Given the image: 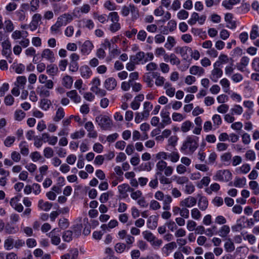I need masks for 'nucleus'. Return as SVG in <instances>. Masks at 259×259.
Listing matches in <instances>:
<instances>
[{"mask_svg": "<svg viewBox=\"0 0 259 259\" xmlns=\"http://www.w3.org/2000/svg\"><path fill=\"white\" fill-rule=\"evenodd\" d=\"M198 139L197 137H188L181 147V150L193 153L198 146Z\"/></svg>", "mask_w": 259, "mask_h": 259, "instance_id": "nucleus-1", "label": "nucleus"}, {"mask_svg": "<svg viewBox=\"0 0 259 259\" xmlns=\"http://www.w3.org/2000/svg\"><path fill=\"white\" fill-rule=\"evenodd\" d=\"M232 174L228 169L219 170L213 176L215 181L228 182L232 179Z\"/></svg>", "mask_w": 259, "mask_h": 259, "instance_id": "nucleus-2", "label": "nucleus"}, {"mask_svg": "<svg viewBox=\"0 0 259 259\" xmlns=\"http://www.w3.org/2000/svg\"><path fill=\"white\" fill-rule=\"evenodd\" d=\"M96 121L99 125L104 130L110 129L112 126V120L106 115H99L96 118Z\"/></svg>", "mask_w": 259, "mask_h": 259, "instance_id": "nucleus-3", "label": "nucleus"}, {"mask_svg": "<svg viewBox=\"0 0 259 259\" xmlns=\"http://www.w3.org/2000/svg\"><path fill=\"white\" fill-rule=\"evenodd\" d=\"M220 67V62H215L213 64V69L211 71L210 78L214 82L218 81L219 78L223 75V71Z\"/></svg>", "mask_w": 259, "mask_h": 259, "instance_id": "nucleus-4", "label": "nucleus"}, {"mask_svg": "<svg viewBox=\"0 0 259 259\" xmlns=\"http://www.w3.org/2000/svg\"><path fill=\"white\" fill-rule=\"evenodd\" d=\"M175 52L181 54L183 59L187 60L189 58L188 52H192V49L189 47H178L175 48Z\"/></svg>", "mask_w": 259, "mask_h": 259, "instance_id": "nucleus-5", "label": "nucleus"}, {"mask_svg": "<svg viewBox=\"0 0 259 259\" xmlns=\"http://www.w3.org/2000/svg\"><path fill=\"white\" fill-rule=\"evenodd\" d=\"M72 19L73 17L71 14L65 13L59 16L57 21L61 27L67 25V24L70 22Z\"/></svg>", "mask_w": 259, "mask_h": 259, "instance_id": "nucleus-6", "label": "nucleus"}, {"mask_svg": "<svg viewBox=\"0 0 259 259\" xmlns=\"http://www.w3.org/2000/svg\"><path fill=\"white\" fill-rule=\"evenodd\" d=\"M170 108L169 105L165 106V109L162 110L160 113L161 117L162 118V122L165 123L166 124H169L171 123V121L169 117V112L168 111V109Z\"/></svg>", "mask_w": 259, "mask_h": 259, "instance_id": "nucleus-7", "label": "nucleus"}, {"mask_svg": "<svg viewBox=\"0 0 259 259\" xmlns=\"http://www.w3.org/2000/svg\"><path fill=\"white\" fill-rule=\"evenodd\" d=\"M196 202L197 200L195 198L189 196L181 201L180 205L182 207H191L194 206L196 204Z\"/></svg>", "mask_w": 259, "mask_h": 259, "instance_id": "nucleus-8", "label": "nucleus"}, {"mask_svg": "<svg viewBox=\"0 0 259 259\" xmlns=\"http://www.w3.org/2000/svg\"><path fill=\"white\" fill-rule=\"evenodd\" d=\"M41 19V16L39 14H35L32 16V21L29 24V27L32 31L36 29Z\"/></svg>", "mask_w": 259, "mask_h": 259, "instance_id": "nucleus-9", "label": "nucleus"}, {"mask_svg": "<svg viewBox=\"0 0 259 259\" xmlns=\"http://www.w3.org/2000/svg\"><path fill=\"white\" fill-rule=\"evenodd\" d=\"M116 85V80L113 77H109L106 79L104 83L105 88L109 91L113 90Z\"/></svg>", "mask_w": 259, "mask_h": 259, "instance_id": "nucleus-10", "label": "nucleus"}, {"mask_svg": "<svg viewBox=\"0 0 259 259\" xmlns=\"http://www.w3.org/2000/svg\"><path fill=\"white\" fill-rule=\"evenodd\" d=\"M93 45L89 40H86L81 47V52L84 55H88L92 51Z\"/></svg>", "mask_w": 259, "mask_h": 259, "instance_id": "nucleus-11", "label": "nucleus"}, {"mask_svg": "<svg viewBox=\"0 0 259 259\" xmlns=\"http://www.w3.org/2000/svg\"><path fill=\"white\" fill-rule=\"evenodd\" d=\"M41 57L46 59L50 62H53L55 60L53 52L49 49H46L42 51Z\"/></svg>", "mask_w": 259, "mask_h": 259, "instance_id": "nucleus-12", "label": "nucleus"}, {"mask_svg": "<svg viewBox=\"0 0 259 259\" xmlns=\"http://www.w3.org/2000/svg\"><path fill=\"white\" fill-rule=\"evenodd\" d=\"M233 15L231 13H227L225 16V20L228 23L227 27L230 29H234L236 27L235 21L232 20Z\"/></svg>", "mask_w": 259, "mask_h": 259, "instance_id": "nucleus-13", "label": "nucleus"}, {"mask_svg": "<svg viewBox=\"0 0 259 259\" xmlns=\"http://www.w3.org/2000/svg\"><path fill=\"white\" fill-rule=\"evenodd\" d=\"M190 73L194 75L201 76L204 73V69L198 66L193 65L190 68Z\"/></svg>", "mask_w": 259, "mask_h": 259, "instance_id": "nucleus-14", "label": "nucleus"}, {"mask_svg": "<svg viewBox=\"0 0 259 259\" xmlns=\"http://www.w3.org/2000/svg\"><path fill=\"white\" fill-rule=\"evenodd\" d=\"M145 56V54L143 52H139L136 55L131 56L130 60L131 62L138 64L144 59Z\"/></svg>", "mask_w": 259, "mask_h": 259, "instance_id": "nucleus-15", "label": "nucleus"}, {"mask_svg": "<svg viewBox=\"0 0 259 259\" xmlns=\"http://www.w3.org/2000/svg\"><path fill=\"white\" fill-rule=\"evenodd\" d=\"M3 51L2 54L6 56H9L11 53V45L9 40H5L2 43Z\"/></svg>", "mask_w": 259, "mask_h": 259, "instance_id": "nucleus-16", "label": "nucleus"}, {"mask_svg": "<svg viewBox=\"0 0 259 259\" xmlns=\"http://www.w3.org/2000/svg\"><path fill=\"white\" fill-rule=\"evenodd\" d=\"M4 230L6 234H12L16 233L18 232V229L14 227L12 223H7L6 224H5Z\"/></svg>", "mask_w": 259, "mask_h": 259, "instance_id": "nucleus-17", "label": "nucleus"}, {"mask_svg": "<svg viewBox=\"0 0 259 259\" xmlns=\"http://www.w3.org/2000/svg\"><path fill=\"white\" fill-rule=\"evenodd\" d=\"M81 76L84 78H89L92 74V72L88 66H83L80 68Z\"/></svg>", "mask_w": 259, "mask_h": 259, "instance_id": "nucleus-18", "label": "nucleus"}, {"mask_svg": "<svg viewBox=\"0 0 259 259\" xmlns=\"http://www.w3.org/2000/svg\"><path fill=\"white\" fill-rule=\"evenodd\" d=\"M166 166L167 163L165 161L162 160L159 161L156 165L157 172L155 174V176L158 177V175H161L162 172Z\"/></svg>", "mask_w": 259, "mask_h": 259, "instance_id": "nucleus-19", "label": "nucleus"}, {"mask_svg": "<svg viewBox=\"0 0 259 259\" xmlns=\"http://www.w3.org/2000/svg\"><path fill=\"white\" fill-rule=\"evenodd\" d=\"M67 96L75 103H79L81 101V98L78 95L76 90H72L67 92Z\"/></svg>", "mask_w": 259, "mask_h": 259, "instance_id": "nucleus-20", "label": "nucleus"}, {"mask_svg": "<svg viewBox=\"0 0 259 259\" xmlns=\"http://www.w3.org/2000/svg\"><path fill=\"white\" fill-rule=\"evenodd\" d=\"M208 202L207 198L204 196H201L198 202V205L200 210L203 211L206 209L208 207Z\"/></svg>", "mask_w": 259, "mask_h": 259, "instance_id": "nucleus-21", "label": "nucleus"}, {"mask_svg": "<svg viewBox=\"0 0 259 259\" xmlns=\"http://www.w3.org/2000/svg\"><path fill=\"white\" fill-rule=\"evenodd\" d=\"M249 62V58L248 57L246 56L242 57L239 64L237 66V69L241 71H243L244 68L248 65Z\"/></svg>", "mask_w": 259, "mask_h": 259, "instance_id": "nucleus-22", "label": "nucleus"}, {"mask_svg": "<svg viewBox=\"0 0 259 259\" xmlns=\"http://www.w3.org/2000/svg\"><path fill=\"white\" fill-rule=\"evenodd\" d=\"M52 206V204L49 202H44L43 200L40 199L38 203V207L39 209L44 211L49 210Z\"/></svg>", "mask_w": 259, "mask_h": 259, "instance_id": "nucleus-23", "label": "nucleus"}, {"mask_svg": "<svg viewBox=\"0 0 259 259\" xmlns=\"http://www.w3.org/2000/svg\"><path fill=\"white\" fill-rule=\"evenodd\" d=\"M20 152L23 156H27L29 154L28 145L26 142L22 141L19 145Z\"/></svg>", "mask_w": 259, "mask_h": 259, "instance_id": "nucleus-24", "label": "nucleus"}, {"mask_svg": "<svg viewBox=\"0 0 259 259\" xmlns=\"http://www.w3.org/2000/svg\"><path fill=\"white\" fill-rule=\"evenodd\" d=\"M14 247V240L11 236H9L5 240L4 247L6 250H9Z\"/></svg>", "mask_w": 259, "mask_h": 259, "instance_id": "nucleus-25", "label": "nucleus"}, {"mask_svg": "<svg viewBox=\"0 0 259 259\" xmlns=\"http://www.w3.org/2000/svg\"><path fill=\"white\" fill-rule=\"evenodd\" d=\"M56 229L53 230L50 233L49 236L51 238L52 243L54 245H58L61 241V239L59 236L54 235Z\"/></svg>", "mask_w": 259, "mask_h": 259, "instance_id": "nucleus-26", "label": "nucleus"}, {"mask_svg": "<svg viewBox=\"0 0 259 259\" xmlns=\"http://www.w3.org/2000/svg\"><path fill=\"white\" fill-rule=\"evenodd\" d=\"M230 227L228 225H223L218 231V234L222 237H226L229 233Z\"/></svg>", "mask_w": 259, "mask_h": 259, "instance_id": "nucleus-27", "label": "nucleus"}, {"mask_svg": "<svg viewBox=\"0 0 259 259\" xmlns=\"http://www.w3.org/2000/svg\"><path fill=\"white\" fill-rule=\"evenodd\" d=\"M118 189L119 193L121 194H123L128 191L133 192L134 191V189L131 188L130 186L126 184H123L119 185L118 186Z\"/></svg>", "mask_w": 259, "mask_h": 259, "instance_id": "nucleus-28", "label": "nucleus"}, {"mask_svg": "<svg viewBox=\"0 0 259 259\" xmlns=\"http://www.w3.org/2000/svg\"><path fill=\"white\" fill-rule=\"evenodd\" d=\"M26 78L24 76H19L17 78V81L15 84L21 89H24V85L26 82Z\"/></svg>", "mask_w": 259, "mask_h": 259, "instance_id": "nucleus-29", "label": "nucleus"}, {"mask_svg": "<svg viewBox=\"0 0 259 259\" xmlns=\"http://www.w3.org/2000/svg\"><path fill=\"white\" fill-rule=\"evenodd\" d=\"M4 29L6 31L11 32L14 29V26L12 21L10 19L6 20L4 22Z\"/></svg>", "mask_w": 259, "mask_h": 259, "instance_id": "nucleus-30", "label": "nucleus"}, {"mask_svg": "<svg viewBox=\"0 0 259 259\" xmlns=\"http://www.w3.org/2000/svg\"><path fill=\"white\" fill-rule=\"evenodd\" d=\"M65 116L64 109L62 107H59L56 113L55 116L54 117L53 120L55 122H58L62 119Z\"/></svg>", "mask_w": 259, "mask_h": 259, "instance_id": "nucleus-31", "label": "nucleus"}, {"mask_svg": "<svg viewBox=\"0 0 259 259\" xmlns=\"http://www.w3.org/2000/svg\"><path fill=\"white\" fill-rule=\"evenodd\" d=\"M51 105V101L47 99L44 98L40 101V106L42 110H47L50 108Z\"/></svg>", "mask_w": 259, "mask_h": 259, "instance_id": "nucleus-32", "label": "nucleus"}, {"mask_svg": "<svg viewBox=\"0 0 259 259\" xmlns=\"http://www.w3.org/2000/svg\"><path fill=\"white\" fill-rule=\"evenodd\" d=\"M246 184V179L245 178H236L234 182V186L238 188H242Z\"/></svg>", "mask_w": 259, "mask_h": 259, "instance_id": "nucleus-33", "label": "nucleus"}, {"mask_svg": "<svg viewBox=\"0 0 259 259\" xmlns=\"http://www.w3.org/2000/svg\"><path fill=\"white\" fill-rule=\"evenodd\" d=\"M224 247L227 252H232L235 250V245L231 239H228V241L225 243Z\"/></svg>", "mask_w": 259, "mask_h": 259, "instance_id": "nucleus-34", "label": "nucleus"}, {"mask_svg": "<svg viewBox=\"0 0 259 259\" xmlns=\"http://www.w3.org/2000/svg\"><path fill=\"white\" fill-rule=\"evenodd\" d=\"M258 27L256 25L252 26L251 30L250 32V38L252 40L256 39L258 37Z\"/></svg>", "mask_w": 259, "mask_h": 259, "instance_id": "nucleus-35", "label": "nucleus"}, {"mask_svg": "<svg viewBox=\"0 0 259 259\" xmlns=\"http://www.w3.org/2000/svg\"><path fill=\"white\" fill-rule=\"evenodd\" d=\"M58 71V67L55 64H51L47 67V72L52 75L56 74Z\"/></svg>", "mask_w": 259, "mask_h": 259, "instance_id": "nucleus-36", "label": "nucleus"}, {"mask_svg": "<svg viewBox=\"0 0 259 259\" xmlns=\"http://www.w3.org/2000/svg\"><path fill=\"white\" fill-rule=\"evenodd\" d=\"M176 44V41L174 37L169 36L167 38V42L165 44L164 46L168 50H171Z\"/></svg>", "mask_w": 259, "mask_h": 259, "instance_id": "nucleus-37", "label": "nucleus"}, {"mask_svg": "<svg viewBox=\"0 0 259 259\" xmlns=\"http://www.w3.org/2000/svg\"><path fill=\"white\" fill-rule=\"evenodd\" d=\"M36 91L41 96L48 97L50 96V92L45 88V87H37Z\"/></svg>", "mask_w": 259, "mask_h": 259, "instance_id": "nucleus-38", "label": "nucleus"}, {"mask_svg": "<svg viewBox=\"0 0 259 259\" xmlns=\"http://www.w3.org/2000/svg\"><path fill=\"white\" fill-rule=\"evenodd\" d=\"M192 125V123L189 120L184 122L181 125V131L184 133L188 132Z\"/></svg>", "mask_w": 259, "mask_h": 259, "instance_id": "nucleus-39", "label": "nucleus"}, {"mask_svg": "<svg viewBox=\"0 0 259 259\" xmlns=\"http://www.w3.org/2000/svg\"><path fill=\"white\" fill-rule=\"evenodd\" d=\"M126 247L125 244L123 243H117L114 246V249L117 253L123 252Z\"/></svg>", "mask_w": 259, "mask_h": 259, "instance_id": "nucleus-40", "label": "nucleus"}, {"mask_svg": "<svg viewBox=\"0 0 259 259\" xmlns=\"http://www.w3.org/2000/svg\"><path fill=\"white\" fill-rule=\"evenodd\" d=\"M72 236L73 232L71 230H67L63 233L62 238L64 241L69 242L72 240Z\"/></svg>", "mask_w": 259, "mask_h": 259, "instance_id": "nucleus-41", "label": "nucleus"}, {"mask_svg": "<svg viewBox=\"0 0 259 259\" xmlns=\"http://www.w3.org/2000/svg\"><path fill=\"white\" fill-rule=\"evenodd\" d=\"M232 114L240 115L243 112L242 107L239 105H235L230 110Z\"/></svg>", "mask_w": 259, "mask_h": 259, "instance_id": "nucleus-42", "label": "nucleus"}, {"mask_svg": "<svg viewBox=\"0 0 259 259\" xmlns=\"http://www.w3.org/2000/svg\"><path fill=\"white\" fill-rule=\"evenodd\" d=\"M232 158L231 152H228L224 153L221 156V160L222 162H226L228 164H230V160Z\"/></svg>", "mask_w": 259, "mask_h": 259, "instance_id": "nucleus-43", "label": "nucleus"}, {"mask_svg": "<svg viewBox=\"0 0 259 259\" xmlns=\"http://www.w3.org/2000/svg\"><path fill=\"white\" fill-rule=\"evenodd\" d=\"M210 181V179L208 177H204L197 184L199 188H202L203 186H207Z\"/></svg>", "mask_w": 259, "mask_h": 259, "instance_id": "nucleus-44", "label": "nucleus"}, {"mask_svg": "<svg viewBox=\"0 0 259 259\" xmlns=\"http://www.w3.org/2000/svg\"><path fill=\"white\" fill-rule=\"evenodd\" d=\"M85 135V132L83 130H80L79 131H77L71 135V138L72 139H80L84 137Z\"/></svg>", "mask_w": 259, "mask_h": 259, "instance_id": "nucleus-45", "label": "nucleus"}, {"mask_svg": "<svg viewBox=\"0 0 259 259\" xmlns=\"http://www.w3.org/2000/svg\"><path fill=\"white\" fill-rule=\"evenodd\" d=\"M198 14L196 12H193L191 15L190 19L188 20V23L191 25H193L196 24V22L198 21Z\"/></svg>", "mask_w": 259, "mask_h": 259, "instance_id": "nucleus-46", "label": "nucleus"}, {"mask_svg": "<svg viewBox=\"0 0 259 259\" xmlns=\"http://www.w3.org/2000/svg\"><path fill=\"white\" fill-rule=\"evenodd\" d=\"M82 226L81 224H77L74 226L72 229L73 234L74 236L78 237L81 234Z\"/></svg>", "mask_w": 259, "mask_h": 259, "instance_id": "nucleus-47", "label": "nucleus"}, {"mask_svg": "<svg viewBox=\"0 0 259 259\" xmlns=\"http://www.w3.org/2000/svg\"><path fill=\"white\" fill-rule=\"evenodd\" d=\"M143 235L144 236V238L147 240L148 241L152 242L154 240L155 236L153 234L148 231H145L143 232Z\"/></svg>", "mask_w": 259, "mask_h": 259, "instance_id": "nucleus-48", "label": "nucleus"}, {"mask_svg": "<svg viewBox=\"0 0 259 259\" xmlns=\"http://www.w3.org/2000/svg\"><path fill=\"white\" fill-rule=\"evenodd\" d=\"M44 156L47 158H50L53 156L54 151L52 148L48 147L44 150Z\"/></svg>", "mask_w": 259, "mask_h": 259, "instance_id": "nucleus-49", "label": "nucleus"}, {"mask_svg": "<svg viewBox=\"0 0 259 259\" xmlns=\"http://www.w3.org/2000/svg\"><path fill=\"white\" fill-rule=\"evenodd\" d=\"M39 0H32L30 2V11L34 12L39 8Z\"/></svg>", "mask_w": 259, "mask_h": 259, "instance_id": "nucleus-50", "label": "nucleus"}, {"mask_svg": "<svg viewBox=\"0 0 259 259\" xmlns=\"http://www.w3.org/2000/svg\"><path fill=\"white\" fill-rule=\"evenodd\" d=\"M25 116V112L21 110H17L15 112V119L17 120H22L24 118Z\"/></svg>", "mask_w": 259, "mask_h": 259, "instance_id": "nucleus-51", "label": "nucleus"}, {"mask_svg": "<svg viewBox=\"0 0 259 259\" xmlns=\"http://www.w3.org/2000/svg\"><path fill=\"white\" fill-rule=\"evenodd\" d=\"M231 60H232L231 59ZM235 68L234 67V64L233 61H232V62L230 63V65L227 66L225 68V74L227 75L230 76L233 73Z\"/></svg>", "mask_w": 259, "mask_h": 259, "instance_id": "nucleus-52", "label": "nucleus"}, {"mask_svg": "<svg viewBox=\"0 0 259 259\" xmlns=\"http://www.w3.org/2000/svg\"><path fill=\"white\" fill-rule=\"evenodd\" d=\"M13 69H14L15 71L18 74L22 73L24 69L25 66L22 64H13Z\"/></svg>", "mask_w": 259, "mask_h": 259, "instance_id": "nucleus-53", "label": "nucleus"}, {"mask_svg": "<svg viewBox=\"0 0 259 259\" xmlns=\"http://www.w3.org/2000/svg\"><path fill=\"white\" fill-rule=\"evenodd\" d=\"M189 13L184 10H180L177 14L178 18L180 20L186 19L188 17Z\"/></svg>", "mask_w": 259, "mask_h": 259, "instance_id": "nucleus-54", "label": "nucleus"}, {"mask_svg": "<svg viewBox=\"0 0 259 259\" xmlns=\"http://www.w3.org/2000/svg\"><path fill=\"white\" fill-rule=\"evenodd\" d=\"M15 141L14 137L8 136L4 141V145L7 147H11Z\"/></svg>", "mask_w": 259, "mask_h": 259, "instance_id": "nucleus-55", "label": "nucleus"}, {"mask_svg": "<svg viewBox=\"0 0 259 259\" xmlns=\"http://www.w3.org/2000/svg\"><path fill=\"white\" fill-rule=\"evenodd\" d=\"M245 156L246 159L250 161H254L255 159V154L254 152L251 150H248Z\"/></svg>", "mask_w": 259, "mask_h": 259, "instance_id": "nucleus-56", "label": "nucleus"}, {"mask_svg": "<svg viewBox=\"0 0 259 259\" xmlns=\"http://www.w3.org/2000/svg\"><path fill=\"white\" fill-rule=\"evenodd\" d=\"M251 66L255 71L259 72V57H256L253 59Z\"/></svg>", "mask_w": 259, "mask_h": 259, "instance_id": "nucleus-57", "label": "nucleus"}, {"mask_svg": "<svg viewBox=\"0 0 259 259\" xmlns=\"http://www.w3.org/2000/svg\"><path fill=\"white\" fill-rule=\"evenodd\" d=\"M82 22L84 24V27L89 29H92L94 27V22L92 20L83 19Z\"/></svg>", "mask_w": 259, "mask_h": 259, "instance_id": "nucleus-58", "label": "nucleus"}, {"mask_svg": "<svg viewBox=\"0 0 259 259\" xmlns=\"http://www.w3.org/2000/svg\"><path fill=\"white\" fill-rule=\"evenodd\" d=\"M72 82V79L69 76L67 75L63 78V84L66 88H69L71 85Z\"/></svg>", "mask_w": 259, "mask_h": 259, "instance_id": "nucleus-59", "label": "nucleus"}, {"mask_svg": "<svg viewBox=\"0 0 259 259\" xmlns=\"http://www.w3.org/2000/svg\"><path fill=\"white\" fill-rule=\"evenodd\" d=\"M220 84L224 88V92L227 93L229 90L230 83L227 78H223L220 81Z\"/></svg>", "mask_w": 259, "mask_h": 259, "instance_id": "nucleus-60", "label": "nucleus"}, {"mask_svg": "<svg viewBox=\"0 0 259 259\" xmlns=\"http://www.w3.org/2000/svg\"><path fill=\"white\" fill-rule=\"evenodd\" d=\"M194 190L195 187L191 183H188L186 185L185 192L187 194H191L194 191Z\"/></svg>", "mask_w": 259, "mask_h": 259, "instance_id": "nucleus-61", "label": "nucleus"}, {"mask_svg": "<svg viewBox=\"0 0 259 259\" xmlns=\"http://www.w3.org/2000/svg\"><path fill=\"white\" fill-rule=\"evenodd\" d=\"M147 37V33L144 30H141L137 34V39L140 41H144Z\"/></svg>", "mask_w": 259, "mask_h": 259, "instance_id": "nucleus-62", "label": "nucleus"}, {"mask_svg": "<svg viewBox=\"0 0 259 259\" xmlns=\"http://www.w3.org/2000/svg\"><path fill=\"white\" fill-rule=\"evenodd\" d=\"M169 59L170 63L173 65H179L180 63V60L174 54L169 55Z\"/></svg>", "mask_w": 259, "mask_h": 259, "instance_id": "nucleus-63", "label": "nucleus"}, {"mask_svg": "<svg viewBox=\"0 0 259 259\" xmlns=\"http://www.w3.org/2000/svg\"><path fill=\"white\" fill-rule=\"evenodd\" d=\"M104 7L109 11H113L116 9V7L114 4L112 3L110 1H107L104 4Z\"/></svg>", "mask_w": 259, "mask_h": 259, "instance_id": "nucleus-64", "label": "nucleus"}]
</instances>
